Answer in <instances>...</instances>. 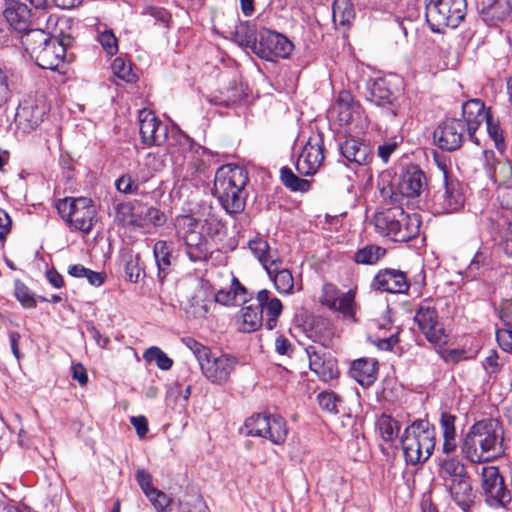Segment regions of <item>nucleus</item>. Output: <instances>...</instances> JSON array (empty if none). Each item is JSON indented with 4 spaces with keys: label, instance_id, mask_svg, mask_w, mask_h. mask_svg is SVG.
I'll return each mask as SVG.
<instances>
[{
    "label": "nucleus",
    "instance_id": "f257e3e1",
    "mask_svg": "<svg viewBox=\"0 0 512 512\" xmlns=\"http://www.w3.org/2000/svg\"><path fill=\"white\" fill-rule=\"evenodd\" d=\"M472 463L489 461L503 454V429L495 419H485L472 425L461 446Z\"/></svg>",
    "mask_w": 512,
    "mask_h": 512
},
{
    "label": "nucleus",
    "instance_id": "f03ea898",
    "mask_svg": "<svg viewBox=\"0 0 512 512\" xmlns=\"http://www.w3.org/2000/svg\"><path fill=\"white\" fill-rule=\"evenodd\" d=\"M249 181L247 171L238 165L227 164L217 169L214 191L221 205L229 214H238L245 208V186Z\"/></svg>",
    "mask_w": 512,
    "mask_h": 512
},
{
    "label": "nucleus",
    "instance_id": "7ed1b4c3",
    "mask_svg": "<svg viewBox=\"0 0 512 512\" xmlns=\"http://www.w3.org/2000/svg\"><path fill=\"white\" fill-rule=\"evenodd\" d=\"M435 436L434 427L426 420L414 421L406 427L401 437L406 463L417 465L428 460L435 448Z\"/></svg>",
    "mask_w": 512,
    "mask_h": 512
},
{
    "label": "nucleus",
    "instance_id": "20e7f679",
    "mask_svg": "<svg viewBox=\"0 0 512 512\" xmlns=\"http://www.w3.org/2000/svg\"><path fill=\"white\" fill-rule=\"evenodd\" d=\"M179 148L170 151L175 175L185 181L195 180L204 174L207 165L201 158L204 148L194 146L186 135H179Z\"/></svg>",
    "mask_w": 512,
    "mask_h": 512
},
{
    "label": "nucleus",
    "instance_id": "39448f33",
    "mask_svg": "<svg viewBox=\"0 0 512 512\" xmlns=\"http://www.w3.org/2000/svg\"><path fill=\"white\" fill-rule=\"evenodd\" d=\"M425 16L431 31L441 33L456 28L466 14V0H425Z\"/></svg>",
    "mask_w": 512,
    "mask_h": 512
},
{
    "label": "nucleus",
    "instance_id": "423d86ee",
    "mask_svg": "<svg viewBox=\"0 0 512 512\" xmlns=\"http://www.w3.org/2000/svg\"><path fill=\"white\" fill-rule=\"evenodd\" d=\"M56 208L63 220L72 228L89 233L94 225L96 209L90 198L67 197L56 203Z\"/></svg>",
    "mask_w": 512,
    "mask_h": 512
},
{
    "label": "nucleus",
    "instance_id": "0eeeda50",
    "mask_svg": "<svg viewBox=\"0 0 512 512\" xmlns=\"http://www.w3.org/2000/svg\"><path fill=\"white\" fill-rule=\"evenodd\" d=\"M247 435L268 439L275 445L286 441L288 428L286 420L280 415L258 413L245 421Z\"/></svg>",
    "mask_w": 512,
    "mask_h": 512
},
{
    "label": "nucleus",
    "instance_id": "6e6552de",
    "mask_svg": "<svg viewBox=\"0 0 512 512\" xmlns=\"http://www.w3.org/2000/svg\"><path fill=\"white\" fill-rule=\"evenodd\" d=\"M359 104L347 90L338 93L336 101L330 110L331 117L340 127H347L349 133H360L366 127V118Z\"/></svg>",
    "mask_w": 512,
    "mask_h": 512
},
{
    "label": "nucleus",
    "instance_id": "1a4fd4ad",
    "mask_svg": "<svg viewBox=\"0 0 512 512\" xmlns=\"http://www.w3.org/2000/svg\"><path fill=\"white\" fill-rule=\"evenodd\" d=\"M414 321L431 344L442 346L449 342V334L439 319L438 311L429 301H424L418 306Z\"/></svg>",
    "mask_w": 512,
    "mask_h": 512
},
{
    "label": "nucleus",
    "instance_id": "9d476101",
    "mask_svg": "<svg viewBox=\"0 0 512 512\" xmlns=\"http://www.w3.org/2000/svg\"><path fill=\"white\" fill-rule=\"evenodd\" d=\"M356 291L353 289L341 292L332 283H325L321 289L319 301L332 311L339 312L345 319L357 322V304L355 302Z\"/></svg>",
    "mask_w": 512,
    "mask_h": 512
},
{
    "label": "nucleus",
    "instance_id": "9b49d317",
    "mask_svg": "<svg viewBox=\"0 0 512 512\" xmlns=\"http://www.w3.org/2000/svg\"><path fill=\"white\" fill-rule=\"evenodd\" d=\"M238 365V359L226 353H210V356L201 363L203 376L212 384L225 385L230 381Z\"/></svg>",
    "mask_w": 512,
    "mask_h": 512
},
{
    "label": "nucleus",
    "instance_id": "f8f14e48",
    "mask_svg": "<svg viewBox=\"0 0 512 512\" xmlns=\"http://www.w3.org/2000/svg\"><path fill=\"white\" fill-rule=\"evenodd\" d=\"M481 487L486 502L493 507H505L511 501L504 478L495 466H484L481 470Z\"/></svg>",
    "mask_w": 512,
    "mask_h": 512
},
{
    "label": "nucleus",
    "instance_id": "ddd939ff",
    "mask_svg": "<svg viewBox=\"0 0 512 512\" xmlns=\"http://www.w3.org/2000/svg\"><path fill=\"white\" fill-rule=\"evenodd\" d=\"M293 50V44L284 35L265 29L260 32L259 41L254 46V53L267 61L287 58Z\"/></svg>",
    "mask_w": 512,
    "mask_h": 512
},
{
    "label": "nucleus",
    "instance_id": "4468645a",
    "mask_svg": "<svg viewBox=\"0 0 512 512\" xmlns=\"http://www.w3.org/2000/svg\"><path fill=\"white\" fill-rule=\"evenodd\" d=\"M139 134L144 145L160 146L167 140L168 127L151 110L142 109L138 114Z\"/></svg>",
    "mask_w": 512,
    "mask_h": 512
},
{
    "label": "nucleus",
    "instance_id": "2eb2a0df",
    "mask_svg": "<svg viewBox=\"0 0 512 512\" xmlns=\"http://www.w3.org/2000/svg\"><path fill=\"white\" fill-rule=\"evenodd\" d=\"M46 114V106L43 100L27 98L18 105L15 123L23 133H30L35 130L43 121Z\"/></svg>",
    "mask_w": 512,
    "mask_h": 512
},
{
    "label": "nucleus",
    "instance_id": "dca6fc26",
    "mask_svg": "<svg viewBox=\"0 0 512 512\" xmlns=\"http://www.w3.org/2000/svg\"><path fill=\"white\" fill-rule=\"evenodd\" d=\"M467 128L461 119L450 118L443 121L434 131L437 146L446 151L460 148Z\"/></svg>",
    "mask_w": 512,
    "mask_h": 512
},
{
    "label": "nucleus",
    "instance_id": "f3484780",
    "mask_svg": "<svg viewBox=\"0 0 512 512\" xmlns=\"http://www.w3.org/2000/svg\"><path fill=\"white\" fill-rule=\"evenodd\" d=\"M323 159L322 137L320 135L310 137L296 161V170L302 176L313 175L320 168Z\"/></svg>",
    "mask_w": 512,
    "mask_h": 512
},
{
    "label": "nucleus",
    "instance_id": "a211bd4d",
    "mask_svg": "<svg viewBox=\"0 0 512 512\" xmlns=\"http://www.w3.org/2000/svg\"><path fill=\"white\" fill-rule=\"evenodd\" d=\"M435 205L439 213H452L464 205V195L461 184L457 179L451 178L444 172V188L435 196Z\"/></svg>",
    "mask_w": 512,
    "mask_h": 512
},
{
    "label": "nucleus",
    "instance_id": "6ab92c4d",
    "mask_svg": "<svg viewBox=\"0 0 512 512\" xmlns=\"http://www.w3.org/2000/svg\"><path fill=\"white\" fill-rule=\"evenodd\" d=\"M118 213L122 215L124 223L138 227H143L146 224L159 226L165 222L164 213L155 207H133L125 204L119 206Z\"/></svg>",
    "mask_w": 512,
    "mask_h": 512
},
{
    "label": "nucleus",
    "instance_id": "aec40b11",
    "mask_svg": "<svg viewBox=\"0 0 512 512\" xmlns=\"http://www.w3.org/2000/svg\"><path fill=\"white\" fill-rule=\"evenodd\" d=\"M367 99L371 103L383 107L382 112L387 119L392 120L397 116V109L394 104L396 97L385 79L378 78L373 81L369 87Z\"/></svg>",
    "mask_w": 512,
    "mask_h": 512
},
{
    "label": "nucleus",
    "instance_id": "412c9836",
    "mask_svg": "<svg viewBox=\"0 0 512 512\" xmlns=\"http://www.w3.org/2000/svg\"><path fill=\"white\" fill-rule=\"evenodd\" d=\"M373 286L384 292L406 293L410 283L404 272L396 269H384L375 275Z\"/></svg>",
    "mask_w": 512,
    "mask_h": 512
},
{
    "label": "nucleus",
    "instance_id": "4be33fe9",
    "mask_svg": "<svg viewBox=\"0 0 512 512\" xmlns=\"http://www.w3.org/2000/svg\"><path fill=\"white\" fill-rule=\"evenodd\" d=\"M65 44L53 37L41 51H37L31 58L43 69L56 70L65 57Z\"/></svg>",
    "mask_w": 512,
    "mask_h": 512
},
{
    "label": "nucleus",
    "instance_id": "5701e85b",
    "mask_svg": "<svg viewBox=\"0 0 512 512\" xmlns=\"http://www.w3.org/2000/svg\"><path fill=\"white\" fill-rule=\"evenodd\" d=\"M462 114L470 139L478 144L474 134L478 127L491 115L489 110H485V105L481 100L470 99L462 105Z\"/></svg>",
    "mask_w": 512,
    "mask_h": 512
},
{
    "label": "nucleus",
    "instance_id": "b1692460",
    "mask_svg": "<svg viewBox=\"0 0 512 512\" xmlns=\"http://www.w3.org/2000/svg\"><path fill=\"white\" fill-rule=\"evenodd\" d=\"M426 186V176L416 165L408 166L399 182L401 194L410 198L418 197Z\"/></svg>",
    "mask_w": 512,
    "mask_h": 512
},
{
    "label": "nucleus",
    "instance_id": "393cba45",
    "mask_svg": "<svg viewBox=\"0 0 512 512\" xmlns=\"http://www.w3.org/2000/svg\"><path fill=\"white\" fill-rule=\"evenodd\" d=\"M484 167L489 177L499 186L509 183L512 176V165L508 160L496 159L493 151H484Z\"/></svg>",
    "mask_w": 512,
    "mask_h": 512
},
{
    "label": "nucleus",
    "instance_id": "a878e982",
    "mask_svg": "<svg viewBox=\"0 0 512 512\" xmlns=\"http://www.w3.org/2000/svg\"><path fill=\"white\" fill-rule=\"evenodd\" d=\"M305 350L309 358L310 369L317 374L322 381L328 382L336 378L338 371L334 361L330 359L325 360L316 346H308Z\"/></svg>",
    "mask_w": 512,
    "mask_h": 512
},
{
    "label": "nucleus",
    "instance_id": "bb28decb",
    "mask_svg": "<svg viewBox=\"0 0 512 512\" xmlns=\"http://www.w3.org/2000/svg\"><path fill=\"white\" fill-rule=\"evenodd\" d=\"M270 279L274 283L275 289L284 295H290L294 292V278L291 271L282 267V262L279 258L273 260L272 264L266 267Z\"/></svg>",
    "mask_w": 512,
    "mask_h": 512
},
{
    "label": "nucleus",
    "instance_id": "cd10ccee",
    "mask_svg": "<svg viewBox=\"0 0 512 512\" xmlns=\"http://www.w3.org/2000/svg\"><path fill=\"white\" fill-rule=\"evenodd\" d=\"M271 293L267 289L260 290L256 295L257 304L262 313H266V327L268 330L275 328L277 318L281 315L283 306L281 301L276 297H271Z\"/></svg>",
    "mask_w": 512,
    "mask_h": 512
},
{
    "label": "nucleus",
    "instance_id": "c85d7f7f",
    "mask_svg": "<svg viewBox=\"0 0 512 512\" xmlns=\"http://www.w3.org/2000/svg\"><path fill=\"white\" fill-rule=\"evenodd\" d=\"M398 212H402L401 208H393L387 211L378 212L374 216V226L376 231L382 236L389 237L396 242L397 227L400 216Z\"/></svg>",
    "mask_w": 512,
    "mask_h": 512
},
{
    "label": "nucleus",
    "instance_id": "c756f323",
    "mask_svg": "<svg viewBox=\"0 0 512 512\" xmlns=\"http://www.w3.org/2000/svg\"><path fill=\"white\" fill-rule=\"evenodd\" d=\"M30 9L26 4L13 1L10 2L4 10V16L10 26L18 31L25 32L30 24Z\"/></svg>",
    "mask_w": 512,
    "mask_h": 512
},
{
    "label": "nucleus",
    "instance_id": "7c9ffc66",
    "mask_svg": "<svg viewBox=\"0 0 512 512\" xmlns=\"http://www.w3.org/2000/svg\"><path fill=\"white\" fill-rule=\"evenodd\" d=\"M186 255L191 262L207 261L211 255V247L201 232L194 233L183 239Z\"/></svg>",
    "mask_w": 512,
    "mask_h": 512
},
{
    "label": "nucleus",
    "instance_id": "2f4dec72",
    "mask_svg": "<svg viewBox=\"0 0 512 512\" xmlns=\"http://www.w3.org/2000/svg\"><path fill=\"white\" fill-rule=\"evenodd\" d=\"M351 376L362 386H370L377 379V361L372 358L355 360L350 368Z\"/></svg>",
    "mask_w": 512,
    "mask_h": 512
},
{
    "label": "nucleus",
    "instance_id": "473e14b6",
    "mask_svg": "<svg viewBox=\"0 0 512 512\" xmlns=\"http://www.w3.org/2000/svg\"><path fill=\"white\" fill-rule=\"evenodd\" d=\"M340 152L349 162L363 165L371 157L370 148L356 139H347L340 145Z\"/></svg>",
    "mask_w": 512,
    "mask_h": 512
},
{
    "label": "nucleus",
    "instance_id": "72a5a7b5",
    "mask_svg": "<svg viewBox=\"0 0 512 512\" xmlns=\"http://www.w3.org/2000/svg\"><path fill=\"white\" fill-rule=\"evenodd\" d=\"M447 486L456 504L466 511L473 501L472 487L468 476L455 478L452 482H449Z\"/></svg>",
    "mask_w": 512,
    "mask_h": 512
},
{
    "label": "nucleus",
    "instance_id": "f704fd0d",
    "mask_svg": "<svg viewBox=\"0 0 512 512\" xmlns=\"http://www.w3.org/2000/svg\"><path fill=\"white\" fill-rule=\"evenodd\" d=\"M400 225L397 227L396 242H407L420 232V216L417 213L408 214L403 210L398 212Z\"/></svg>",
    "mask_w": 512,
    "mask_h": 512
},
{
    "label": "nucleus",
    "instance_id": "c9c22d12",
    "mask_svg": "<svg viewBox=\"0 0 512 512\" xmlns=\"http://www.w3.org/2000/svg\"><path fill=\"white\" fill-rule=\"evenodd\" d=\"M246 288L236 277L232 278L229 290L221 289L215 294V301L226 306H236L246 302Z\"/></svg>",
    "mask_w": 512,
    "mask_h": 512
},
{
    "label": "nucleus",
    "instance_id": "e433bc0d",
    "mask_svg": "<svg viewBox=\"0 0 512 512\" xmlns=\"http://www.w3.org/2000/svg\"><path fill=\"white\" fill-rule=\"evenodd\" d=\"M51 33V31H45L42 28L25 31L21 42L30 57L37 53V51H41V48L50 42L53 38Z\"/></svg>",
    "mask_w": 512,
    "mask_h": 512
},
{
    "label": "nucleus",
    "instance_id": "4c0bfd02",
    "mask_svg": "<svg viewBox=\"0 0 512 512\" xmlns=\"http://www.w3.org/2000/svg\"><path fill=\"white\" fill-rule=\"evenodd\" d=\"M478 7L485 21H501L508 15L505 0H480Z\"/></svg>",
    "mask_w": 512,
    "mask_h": 512
},
{
    "label": "nucleus",
    "instance_id": "58836bf2",
    "mask_svg": "<svg viewBox=\"0 0 512 512\" xmlns=\"http://www.w3.org/2000/svg\"><path fill=\"white\" fill-rule=\"evenodd\" d=\"M172 247L166 241L159 240L154 244L153 254L158 268V277L162 280L171 266Z\"/></svg>",
    "mask_w": 512,
    "mask_h": 512
},
{
    "label": "nucleus",
    "instance_id": "ea45409f",
    "mask_svg": "<svg viewBox=\"0 0 512 512\" xmlns=\"http://www.w3.org/2000/svg\"><path fill=\"white\" fill-rule=\"evenodd\" d=\"M375 425L379 436L384 442L392 443L398 437L400 424L390 415H380Z\"/></svg>",
    "mask_w": 512,
    "mask_h": 512
},
{
    "label": "nucleus",
    "instance_id": "a19ab883",
    "mask_svg": "<svg viewBox=\"0 0 512 512\" xmlns=\"http://www.w3.org/2000/svg\"><path fill=\"white\" fill-rule=\"evenodd\" d=\"M234 41L243 47H248L254 52V46L257 45L256 28L249 22H240L235 26L233 35Z\"/></svg>",
    "mask_w": 512,
    "mask_h": 512
},
{
    "label": "nucleus",
    "instance_id": "79ce46f5",
    "mask_svg": "<svg viewBox=\"0 0 512 512\" xmlns=\"http://www.w3.org/2000/svg\"><path fill=\"white\" fill-rule=\"evenodd\" d=\"M242 323L240 326L241 331L250 333L256 331L262 325L263 313L258 306L249 305L242 308Z\"/></svg>",
    "mask_w": 512,
    "mask_h": 512
},
{
    "label": "nucleus",
    "instance_id": "37998d69",
    "mask_svg": "<svg viewBox=\"0 0 512 512\" xmlns=\"http://www.w3.org/2000/svg\"><path fill=\"white\" fill-rule=\"evenodd\" d=\"M386 250L377 245H367L358 249L353 256V260L357 264L374 265L382 257H384Z\"/></svg>",
    "mask_w": 512,
    "mask_h": 512
},
{
    "label": "nucleus",
    "instance_id": "c03bdc74",
    "mask_svg": "<svg viewBox=\"0 0 512 512\" xmlns=\"http://www.w3.org/2000/svg\"><path fill=\"white\" fill-rule=\"evenodd\" d=\"M332 16L335 24L347 25L355 16L351 0H334Z\"/></svg>",
    "mask_w": 512,
    "mask_h": 512
},
{
    "label": "nucleus",
    "instance_id": "a18cd8bd",
    "mask_svg": "<svg viewBox=\"0 0 512 512\" xmlns=\"http://www.w3.org/2000/svg\"><path fill=\"white\" fill-rule=\"evenodd\" d=\"M440 474L445 482H452L455 478H462L466 475L464 465L455 458L447 457L441 461Z\"/></svg>",
    "mask_w": 512,
    "mask_h": 512
},
{
    "label": "nucleus",
    "instance_id": "49530a36",
    "mask_svg": "<svg viewBox=\"0 0 512 512\" xmlns=\"http://www.w3.org/2000/svg\"><path fill=\"white\" fill-rule=\"evenodd\" d=\"M249 248L262 264L264 269H266L269 264H272L273 260H276L277 258L271 254L268 242L262 238H256L249 241Z\"/></svg>",
    "mask_w": 512,
    "mask_h": 512
},
{
    "label": "nucleus",
    "instance_id": "de8ad7c7",
    "mask_svg": "<svg viewBox=\"0 0 512 512\" xmlns=\"http://www.w3.org/2000/svg\"><path fill=\"white\" fill-rule=\"evenodd\" d=\"M281 181L285 187L295 192H306L310 188L308 180L299 178L288 167H283L280 170Z\"/></svg>",
    "mask_w": 512,
    "mask_h": 512
},
{
    "label": "nucleus",
    "instance_id": "09e8293b",
    "mask_svg": "<svg viewBox=\"0 0 512 512\" xmlns=\"http://www.w3.org/2000/svg\"><path fill=\"white\" fill-rule=\"evenodd\" d=\"M176 232L180 239H185L190 235L200 232L199 221L191 215H181L176 218Z\"/></svg>",
    "mask_w": 512,
    "mask_h": 512
},
{
    "label": "nucleus",
    "instance_id": "8fccbe9b",
    "mask_svg": "<svg viewBox=\"0 0 512 512\" xmlns=\"http://www.w3.org/2000/svg\"><path fill=\"white\" fill-rule=\"evenodd\" d=\"M143 357L147 362H155L161 370H169L173 365V360L156 346L148 348Z\"/></svg>",
    "mask_w": 512,
    "mask_h": 512
},
{
    "label": "nucleus",
    "instance_id": "3c124183",
    "mask_svg": "<svg viewBox=\"0 0 512 512\" xmlns=\"http://www.w3.org/2000/svg\"><path fill=\"white\" fill-rule=\"evenodd\" d=\"M488 255L484 251H477L466 269V276L475 279L483 273L484 268L488 266Z\"/></svg>",
    "mask_w": 512,
    "mask_h": 512
},
{
    "label": "nucleus",
    "instance_id": "603ef678",
    "mask_svg": "<svg viewBox=\"0 0 512 512\" xmlns=\"http://www.w3.org/2000/svg\"><path fill=\"white\" fill-rule=\"evenodd\" d=\"M125 275L126 278L132 282H138L141 276V267H140V256L139 254L129 253L125 257Z\"/></svg>",
    "mask_w": 512,
    "mask_h": 512
},
{
    "label": "nucleus",
    "instance_id": "864d4df0",
    "mask_svg": "<svg viewBox=\"0 0 512 512\" xmlns=\"http://www.w3.org/2000/svg\"><path fill=\"white\" fill-rule=\"evenodd\" d=\"M181 341L193 353L199 363V366H201V363H203L212 352L209 347L203 345L192 337H184Z\"/></svg>",
    "mask_w": 512,
    "mask_h": 512
},
{
    "label": "nucleus",
    "instance_id": "5fc2aeb1",
    "mask_svg": "<svg viewBox=\"0 0 512 512\" xmlns=\"http://www.w3.org/2000/svg\"><path fill=\"white\" fill-rule=\"evenodd\" d=\"M111 68L115 76L127 83H132L136 79V75L132 71L131 64L126 63L124 59L120 57L113 60Z\"/></svg>",
    "mask_w": 512,
    "mask_h": 512
},
{
    "label": "nucleus",
    "instance_id": "6e6d98bb",
    "mask_svg": "<svg viewBox=\"0 0 512 512\" xmlns=\"http://www.w3.org/2000/svg\"><path fill=\"white\" fill-rule=\"evenodd\" d=\"M486 129L490 138L494 141L496 148L499 151H503L506 147L502 129L498 122H495L493 117L490 115L486 120Z\"/></svg>",
    "mask_w": 512,
    "mask_h": 512
},
{
    "label": "nucleus",
    "instance_id": "4d7b16f0",
    "mask_svg": "<svg viewBox=\"0 0 512 512\" xmlns=\"http://www.w3.org/2000/svg\"><path fill=\"white\" fill-rule=\"evenodd\" d=\"M15 296L21 302L25 308H34L36 301L33 295L30 293L29 288L21 281H15Z\"/></svg>",
    "mask_w": 512,
    "mask_h": 512
},
{
    "label": "nucleus",
    "instance_id": "13d9d810",
    "mask_svg": "<svg viewBox=\"0 0 512 512\" xmlns=\"http://www.w3.org/2000/svg\"><path fill=\"white\" fill-rule=\"evenodd\" d=\"M117 190L124 194L136 193L139 189V182L129 174H124L115 182Z\"/></svg>",
    "mask_w": 512,
    "mask_h": 512
},
{
    "label": "nucleus",
    "instance_id": "bf43d9fd",
    "mask_svg": "<svg viewBox=\"0 0 512 512\" xmlns=\"http://www.w3.org/2000/svg\"><path fill=\"white\" fill-rule=\"evenodd\" d=\"M340 398L332 392H322L318 395L319 406L328 412L337 413Z\"/></svg>",
    "mask_w": 512,
    "mask_h": 512
},
{
    "label": "nucleus",
    "instance_id": "052dcab7",
    "mask_svg": "<svg viewBox=\"0 0 512 512\" xmlns=\"http://www.w3.org/2000/svg\"><path fill=\"white\" fill-rule=\"evenodd\" d=\"M147 498L150 500L157 512H166L167 508L172 503V499L158 489H155L154 493H151Z\"/></svg>",
    "mask_w": 512,
    "mask_h": 512
},
{
    "label": "nucleus",
    "instance_id": "680f3d73",
    "mask_svg": "<svg viewBox=\"0 0 512 512\" xmlns=\"http://www.w3.org/2000/svg\"><path fill=\"white\" fill-rule=\"evenodd\" d=\"M203 227L210 237H218L225 233V224L215 216H209L205 219Z\"/></svg>",
    "mask_w": 512,
    "mask_h": 512
},
{
    "label": "nucleus",
    "instance_id": "e2e57ef3",
    "mask_svg": "<svg viewBox=\"0 0 512 512\" xmlns=\"http://www.w3.org/2000/svg\"><path fill=\"white\" fill-rule=\"evenodd\" d=\"M497 199L505 209H512V182L497 186Z\"/></svg>",
    "mask_w": 512,
    "mask_h": 512
},
{
    "label": "nucleus",
    "instance_id": "0e129e2a",
    "mask_svg": "<svg viewBox=\"0 0 512 512\" xmlns=\"http://www.w3.org/2000/svg\"><path fill=\"white\" fill-rule=\"evenodd\" d=\"M98 40L103 49L109 54L114 55L118 51L117 39L111 31H103L98 35Z\"/></svg>",
    "mask_w": 512,
    "mask_h": 512
},
{
    "label": "nucleus",
    "instance_id": "69168bd1",
    "mask_svg": "<svg viewBox=\"0 0 512 512\" xmlns=\"http://www.w3.org/2000/svg\"><path fill=\"white\" fill-rule=\"evenodd\" d=\"M136 481L146 497L150 496L151 493H154L156 488L153 487L152 475L148 471L145 469H138L136 472Z\"/></svg>",
    "mask_w": 512,
    "mask_h": 512
},
{
    "label": "nucleus",
    "instance_id": "338daca9",
    "mask_svg": "<svg viewBox=\"0 0 512 512\" xmlns=\"http://www.w3.org/2000/svg\"><path fill=\"white\" fill-rule=\"evenodd\" d=\"M142 14L153 18L155 23L160 22L165 27L168 26L170 15L164 8L148 6L143 10Z\"/></svg>",
    "mask_w": 512,
    "mask_h": 512
},
{
    "label": "nucleus",
    "instance_id": "774afa93",
    "mask_svg": "<svg viewBox=\"0 0 512 512\" xmlns=\"http://www.w3.org/2000/svg\"><path fill=\"white\" fill-rule=\"evenodd\" d=\"M455 419L456 417L450 413H442L440 419V426L442 429L443 436L456 435Z\"/></svg>",
    "mask_w": 512,
    "mask_h": 512
}]
</instances>
